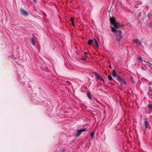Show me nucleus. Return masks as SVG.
I'll return each instance as SVG.
<instances>
[{
    "mask_svg": "<svg viewBox=\"0 0 152 152\" xmlns=\"http://www.w3.org/2000/svg\"><path fill=\"white\" fill-rule=\"evenodd\" d=\"M112 75L113 77H114L116 76V74L115 71V69H113L112 71Z\"/></svg>",
    "mask_w": 152,
    "mask_h": 152,
    "instance_id": "10",
    "label": "nucleus"
},
{
    "mask_svg": "<svg viewBox=\"0 0 152 152\" xmlns=\"http://www.w3.org/2000/svg\"><path fill=\"white\" fill-rule=\"evenodd\" d=\"M87 54H88L86 52H84V56H86V55Z\"/></svg>",
    "mask_w": 152,
    "mask_h": 152,
    "instance_id": "22",
    "label": "nucleus"
},
{
    "mask_svg": "<svg viewBox=\"0 0 152 152\" xmlns=\"http://www.w3.org/2000/svg\"><path fill=\"white\" fill-rule=\"evenodd\" d=\"M144 121L143 122V130L144 133H145V131L147 130V128L148 127L149 123L147 119H144Z\"/></svg>",
    "mask_w": 152,
    "mask_h": 152,
    "instance_id": "3",
    "label": "nucleus"
},
{
    "mask_svg": "<svg viewBox=\"0 0 152 152\" xmlns=\"http://www.w3.org/2000/svg\"><path fill=\"white\" fill-rule=\"evenodd\" d=\"M117 79L119 82L121 83V84L125 85L126 84V82L124 81V79L122 78L121 77L118 76L117 77Z\"/></svg>",
    "mask_w": 152,
    "mask_h": 152,
    "instance_id": "5",
    "label": "nucleus"
},
{
    "mask_svg": "<svg viewBox=\"0 0 152 152\" xmlns=\"http://www.w3.org/2000/svg\"><path fill=\"white\" fill-rule=\"evenodd\" d=\"M144 61L147 64H149L150 66H151V64L150 62H149L148 61Z\"/></svg>",
    "mask_w": 152,
    "mask_h": 152,
    "instance_id": "19",
    "label": "nucleus"
},
{
    "mask_svg": "<svg viewBox=\"0 0 152 152\" xmlns=\"http://www.w3.org/2000/svg\"><path fill=\"white\" fill-rule=\"evenodd\" d=\"M72 25L73 26H75V25L74 23V22H73V23H72Z\"/></svg>",
    "mask_w": 152,
    "mask_h": 152,
    "instance_id": "21",
    "label": "nucleus"
},
{
    "mask_svg": "<svg viewBox=\"0 0 152 152\" xmlns=\"http://www.w3.org/2000/svg\"><path fill=\"white\" fill-rule=\"evenodd\" d=\"M110 24H112L115 28L117 29L121 28L123 27V26L120 23L116 22V20L114 17L110 18L109 19Z\"/></svg>",
    "mask_w": 152,
    "mask_h": 152,
    "instance_id": "2",
    "label": "nucleus"
},
{
    "mask_svg": "<svg viewBox=\"0 0 152 152\" xmlns=\"http://www.w3.org/2000/svg\"><path fill=\"white\" fill-rule=\"evenodd\" d=\"M70 20L71 21L72 23H73V22H74V18L72 17H71Z\"/></svg>",
    "mask_w": 152,
    "mask_h": 152,
    "instance_id": "15",
    "label": "nucleus"
},
{
    "mask_svg": "<svg viewBox=\"0 0 152 152\" xmlns=\"http://www.w3.org/2000/svg\"><path fill=\"white\" fill-rule=\"evenodd\" d=\"M139 59H140V60H142V59L141 58H140Z\"/></svg>",
    "mask_w": 152,
    "mask_h": 152,
    "instance_id": "25",
    "label": "nucleus"
},
{
    "mask_svg": "<svg viewBox=\"0 0 152 152\" xmlns=\"http://www.w3.org/2000/svg\"><path fill=\"white\" fill-rule=\"evenodd\" d=\"M20 12L21 14L24 16H28V14L25 10L21 9L20 10Z\"/></svg>",
    "mask_w": 152,
    "mask_h": 152,
    "instance_id": "7",
    "label": "nucleus"
},
{
    "mask_svg": "<svg viewBox=\"0 0 152 152\" xmlns=\"http://www.w3.org/2000/svg\"><path fill=\"white\" fill-rule=\"evenodd\" d=\"M93 41H94L91 39H89L88 41V44L89 45H91L92 44H93Z\"/></svg>",
    "mask_w": 152,
    "mask_h": 152,
    "instance_id": "11",
    "label": "nucleus"
},
{
    "mask_svg": "<svg viewBox=\"0 0 152 152\" xmlns=\"http://www.w3.org/2000/svg\"><path fill=\"white\" fill-rule=\"evenodd\" d=\"M111 30L113 33H116V35L117 37L116 41L119 43L122 39V31L121 30H117L114 27H111Z\"/></svg>",
    "mask_w": 152,
    "mask_h": 152,
    "instance_id": "1",
    "label": "nucleus"
},
{
    "mask_svg": "<svg viewBox=\"0 0 152 152\" xmlns=\"http://www.w3.org/2000/svg\"><path fill=\"white\" fill-rule=\"evenodd\" d=\"M86 130V129L85 128H83L79 130H77L76 132L74 133V135L75 136L78 137L81 134L82 132L85 131Z\"/></svg>",
    "mask_w": 152,
    "mask_h": 152,
    "instance_id": "4",
    "label": "nucleus"
},
{
    "mask_svg": "<svg viewBox=\"0 0 152 152\" xmlns=\"http://www.w3.org/2000/svg\"><path fill=\"white\" fill-rule=\"evenodd\" d=\"M148 107L149 109H152V105L151 104L148 105Z\"/></svg>",
    "mask_w": 152,
    "mask_h": 152,
    "instance_id": "17",
    "label": "nucleus"
},
{
    "mask_svg": "<svg viewBox=\"0 0 152 152\" xmlns=\"http://www.w3.org/2000/svg\"><path fill=\"white\" fill-rule=\"evenodd\" d=\"M94 75L95 76L97 77L98 79L102 81L103 83H104V81L103 78L99 75L98 73L96 72H93Z\"/></svg>",
    "mask_w": 152,
    "mask_h": 152,
    "instance_id": "6",
    "label": "nucleus"
},
{
    "mask_svg": "<svg viewBox=\"0 0 152 152\" xmlns=\"http://www.w3.org/2000/svg\"><path fill=\"white\" fill-rule=\"evenodd\" d=\"M133 42L134 43H136L137 44H138L139 45H140L141 44V43L137 39H135L133 40Z\"/></svg>",
    "mask_w": 152,
    "mask_h": 152,
    "instance_id": "9",
    "label": "nucleus"
},
{
    "mask_svg": "<svg viewBox=\"0 0 152 152\" xmlns=\"http://www.w3.org/2000/svg\"><path fill=\"white\" fill-rule=\"evenodd\" d=\"M34 2L35 3L36 2V0H33Z\"/></svg>",
    "mask_w": 152,
    "mask_h": 152,
    "instance_id": "24",
    "label": "nucleus"
},
{
    "mask_svg": "<svg viewBox=\"0 0 152 152\" xmlns=\"http://www.w3.org/2000/svg\"><path fill=\"white\" fill-rule=\"evenodd\" d=\"M108 80H110V81H112V80H114L112 77H111V75H108Z\"/></svg>",
    "mask_w": 152,
    "mask_h": 152,
    "instance_id": "13",
    "label": "nucleus"
},
{
    "mask_svg": "<svg viewBox=\"0 0 152 152\" xmlns=\"http://www.w3.org/2000/svg\"><path fill=\"white\" fill-rule=\"evenodd\" d=\"M150 66L151 67V68H152V64H151V66Z\"/></svg>",
    "mask_w": 152,
    "mask_h": 152,
    "instance_id": "23",
    "label": "nucleus"
},
{
    "mask_svg": "<svg viewBox=\"0 0 152 152\" xmlns=\"http://www.w3.org/2000/svg\"><path fill=\"white\" fill-rule=\"evenodd\" d=\"M82 59L84 60H86L85 56H84V57H82Z\"/></svg>",
    "mask_w": 152,
    "mask_h": 152,
    "instance_id": "20",
    "label": "nucleus"
},
{
    "mask_svg": "<svg viewBox=\"0 0 152 152\" xmlns=\"http://www.w3.org/2000/svg\"><path fill=\"white\" fill-rule=\"evenodd\" d=\"M94 132L92 131L90 134V135L92 138H93L94 136Z\"/></svg>",
    "mask_w": 152,
    "mask_h": 152,
    "instance_id": "14",
    "label": "nucleus"
},
{
    "mask_svg": "<svg viewBox=\"0 0 152 152\" xmlns=\"http://www.w3.org/2000/svg\"><path fill=\"white\" fill-rule=\"evenodd\" d=\"M87 95L88 97L90 99H92V94L90 93H87Z\"/></svg>",
    "mask_w": 152,
    "mask_h": 152,
    "instance_id": "12",
    "label": "nucleus"
},
{
    "mask_svg": "<svg viewBox=\"0 0 152 152\" xmlns=\"http://www.w3.org/2000/svg\"><path fill=\"white\" fill-rule=\"evenodd\" d=\"M65 149L64 148H63L60 151V152H65Z\"/></svg>",
    "mask_w": 152,
    "mask_h": 152,
    "instance_id": "18",
    "label": "nucleus"
},
{
    "mask_svg": "<svg viewBox=\"0 0 152 152\" xmlns=\"http://www.w3.org/2000/svg\"><path fill=\"white\" fill-rule=\"evenodd\" d=\"M31 43L33 45H35V42L34 40L33 39V38L31 40Z\"/></svg>",
    "mask_w": 152,
    "mask_h": 152,
    "instance_id": "16",
    "label": "nucleus"
},
{
    "mask_svg": "<svg viewBox=\"0 0 152 152\" xmlns=\"http://www.w3.org/2000/svg\"><path fill=\"white\" fill-rule=\"evenodd\" d=\"M93 44L95 45V47L97 48H99V44L96 39H94L93 41Z\"/></svg>",
    "mask_w": 152,
    "mask_h": 152,
    "instance_id": "8",
    "label": "nucleus"
}]
</instances>
